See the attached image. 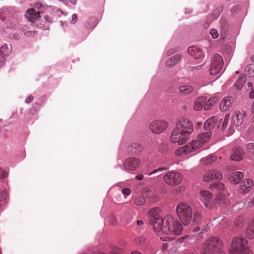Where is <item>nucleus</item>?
Instances as JSON below:
<instances>
[{"label": "nucleus", "instance_id": "obj_1", "mask_svg": "<svg viewBox=\"0 0 254 254\" xmlns=\"http://www.w3.org/2000/svg\"><path fill=\"white\" fill-rule=\"evenodd\" d=\"M163 223L161 224V229L163 233L172 234L173 235H179L183 230V226L178 220H175L170 215L166 216L163 219Z\"/></svg>", "mask_w": 254, "mask_h": 254}, {"label": "nucleus", "instance_id": "obj_2", "mask_svg": "<svg viewBox=\"0 0 254 254\" xmlns=\"http://www.w3.org/2000/svg\"><path fill=\"white\" fill-rule=\"evenodd\" d=\"M221 241L216 237H210L204 242L202 254H225L221 251Z\"/></svg>", "mask_w": 254, "mask_h": 254}, {"label": "nucleus", "instance_id": "obj_3", "mask_svg": "<svg viewBox=\"0 0 254 254\" xmlns=\"http://www.w3.org/2000/svg\"><path fill=\"white\" fill-rule=\"evenodd\" d=\"M178 216L184 225H188L192 219V209L190 205L181 202L176 207Z\"/></svg>", "mask_w": 254, "mask_h": 254}, {"label": "nucleus", "instance_id": "obj_4", "mask_svg": "<svg viewBox=\"0 0 254 254\" xmlns=\"http://www.w3.org/2000/svg\"><path fill=\"white\" fill-rule=\"evenodd\" d=\"M247 239L242 238H235L232 242V247L235 254H252L247 245Z\"/></svg>", "mask_w": 254, "mask_h": 254}, {"label": "nucleus", "instance_id": "obj_5", "mask_svg": "<svg viewBox=\"0 0 254 254\" xmlns=\"http://www.w3.org/2000/svg\"><path fill=\"white\" fill-rule=\"evenodd\" d=\"M160 211V210L159 208L154 207L151 209L148 212L149 223L153 225L154 230L157 232H160L162 228L161 224L163 223V219L159 216Z\"/></svg>", "mask_w": 254, "mask_h": 254}, {"label": "nucleus", "instance_id": "obj_6", "mask_svg": "<svg viewBox=\"0 0 254 254\" xmlns=\"http://www.w3.org/2000/svg\"><path fill=\"white\" fill-rule=\"evenodd\" d=\"M182 175L175 171H170L164 176V180L170 186H174L179 185L182 181Z\"/></svg>", "mask_w": 254, "mask_h": 254}, {"label": "nucleus", "instance_id": "obj_7", "mask_svg": "<svg viewBox=\"0 0 254 254\" xmlns=\"http://www.w3.org/2000/svg\"><path fill=\"white\" fill-rule=\"evenodd\" d=\"M176 127L189 136L193 130L192 123L188 119L182 118L178 120Z\"/></svg>", "mask_w": 254, "mask_h": 254}, {"label": "nucleus", "instance_id": "obj_8", "mask_svg": "<svg viewBox=\"0 0 254 254\" xmlns=\"http://www.w3.org/2000/svg\"><path fill=\"white\" fill-rule=\"evenodd\" d=\"M211 134L212 133L210 131L200 133L198 136L197 139L190 142V143L194 148V151H197L201 148L203 144L209 140Z\"/></svg>", "mask_w": 254, "mask_h": 254}, {"label": "nucleus", "instance_id": "obj_9", "mask_svg": "<svg viewBox=\"0 0 254 254\" xmlns=\"http://www.w3.org/2000/svg\"><path fill=\"white\" fill-rule=\"evenodd\" d=\"M223 61L222 58L219 54H215L211 63L210 68V74L215 75L219 73L222 68Z\"/></svg>", "mask_w": 254, "mask_h": 254}, {"label": "nucleus", "instance_id": "obj_10", "mask_svg": "<svg viewBox=\"0 0 254 254\" xmlns=\"http://www.w3.org/2000/svg\"><path fill=\"white\" fill-rule=\"evenodd\" d=\"M188 137L187 135L175 127L172 131L170 140L174 143H177L178 144H182L186 143L188 140Z\"/></svg>", "mask_w": 254, "mask_h": 254}, {"label": "nucleus", "instance_id": "obj_11", "mask_svg": "<svg viewBox=\"0 0 254 254\" xmlns=\"http://www.w3.org/2000/svg\"><path fill=\"white\" fill-rule=\"evenodd\" d=\"M246 115V113L243 112L242 113L240 111H236L232 117L233 125H230L228 129V135L232 134L235 131L234 126H239L241 125L244 120V117Z\"/></svg>", "mask_w": 254, "mask_h": 254}, {"label": "nucleus", "instance_id": "obj_12", "mask_svg": "<svg viewBox=\"0 0 254 254\" xmlns=\"http://www.w3.org/2000/svg\"><path fill=\"white\" fill-rule=\"evenodd\" d=\"M168 127V123L163 120H155L149 124V129L154 133L159 134Z\"/></svg>", "mask_w": 254, "mask_h": 254}, {"label": "nucleus", "instance_id": "obj_13", "mask_svg": "<svg viewBox=\"0 0 254 254\" xmlns=\"http://www.w3.org/2000/svg\"><path fill=\"white\" fill-rule=\"evenodd\" d=\"M141 161L139 158L129 157L127 158L124 162V167L127 171H134L139 168Z\"/></svg>", "mask_w": 254, "mask_h": 254}, {"label": "nucleus", "instance_id": "obj_14", "mask_svg": "<svg viewBox=\"0 0 254 254\" xmlns=\"http://www.w3.org/2000/svg\"><path fill=\"white\" fill-rule=\"evenodd\" d=\"M222 174L218 171H209L203 177L204 182H209L213 179L220 180L222 178Z\"/></svg>", "mask_w": 254, "mask_h": 254}, {"label": "nucleus", "instance_id": "obj_15", "mask_svg": "<svg viewBox=\"0 0 254 254\" xmlns=\"http://www.w3.org/2000/svg\"><path fill=\"white\" fill-rule=\"evenodd\" d=\"M193 151H195L194 148H193L191 143L190 142L186 145L180 147L176 149L175 154L177 156H182L184 154H188Z\"/></svg>", "mask_w": 254, "mask_h": 254}, {"label": "nucleus", "instance_id": "obj_16", "mask_svg": "<svg viewBox=\"0 0 254 254\" xmlns=\"http://www.w3.org/2000/svg\"><path fill=\"white\" fill-rule=\"evenodd\" d=\"M253 186V183L250 179H246L242 182L240 185V192L241 193H248Z\"/></svg>", "mask_w": 254, "mask_h": 254}, {"label": "nucleus", "instance_id": "obj_17", "mask_svg": "<svg viewBox=\"0 0 254 254\" xmlns=\"http://www.w3.org/2000/svg\"><path fill=\"white\" fill-rule=\"evenodd\" d=\"M243 150L240 147H235L233 150V153L231 156V159L235 161H239L243 159Z\"/></svg>", "mask_w": 254, "mask_h": 254}, {"label": "nucleus", "instance_id": "obj_18", "mask_svg": "<svg viewBox=\"0 0 254 254\" xmlns=\"http://www.w3.org/2000/svg\"><path fill=\"white\" fill-rule=\"evenodd\" d=\"M233 98L231 97H226L224 98L223 101L220 105V109L222 111H227L232 106L233 103Z\"/></svg>", "mask_w": 254, "mask_h": 254}, {"label": "nucleus", "instance_id": "obj_19", "mask_svg": "<svg viewBox=\"0 0 254 254\" xmlns=\"http://www.w3.org/2000/svg\"><path fill=\"white\" fill-rule=\"evenodd\" d=\"M207 98L205 97H198L193 104V109L195 111L201 110L206 103Z\"/></svg>", "mask_w": 254, "mask_h": 254}, {"label": "nucleus", "instance_id": "obj_20", "mask_svg": "<svg viewBox=\"0 0 254 254\" xmlns=\"http://www.w3.org/2000/svg\"><path fill=\"white\" fill-rule=\"evenodd\" d=\"M188 53L196 59H200L202 56V52L200 49L195 46L189 47L188 49Z\"/></svg>", "mask_w": 254, "mask_h": 254}, {"label": "nucleus", "instance_id": "obj_21", "mask_svg": "<svg viewBox=\"0 0 254 254\" xmlns=\"http://www.w3.org/2000/svg\"><path fill=\"white\" fill-rule=\"evenodd\" d=\"M128 152L133 154L137 152H139L142 150V146L138 143H132L129 144L127 147Z\"/></svg>", "mask_w": 254, "mask_h": 254}, {"label": "nucleus", "instance_id": "obj_22", "mask_svg": "<svg viewBox=\"0 0 254 254\" xmlns=\"http://www.w3.org/2000/svg\"><path fill=\"white\" fill-rule=\"evenodd\" d=\"M217 121V118L213 117L207 119L205 122L204 128L205 130H211L215 126Z\"/></svg>", "mask_w": 254, "mask_h": 254}, {"label": "nucleus", "instance_id": "obj_23", "mask_svg": "<svg viewBox=\"0 0 254 254\" xmlns=\"http://www.w3.org/2000/svg\"><path fill=\"white\" fill-rule=\"evenodd\" d=\"M181 56L179 54H176L166 62V65L167 67H172L176 64L181 60Z\"/></svg>", "mask_w": 254, "mask_h": 254}, {"label": "nucleus", "instance_id": "obj_24", "mask_svg": "<svg viewBox=\"0 0 254 254\" xmlns=\"http://www.w3.org/2000/svg\"><path fill=\"white\" fill-rule=\"evenodd\" d=\"M243 176V174L241 172H233L232 174L231 175L230 180L231 183L234 184H237L241 181Z\"/></svg>", "mask_w": 254, "mask_h": 254}, {"label": "nucleus", "instance_id": "obj_25", "mask_svg": "<svg viewBox=\"0 0 254 254\" xmlns=\"http://www.w3.org/2000/svg\"><path fill=\"white\" fill-rule=\"evenodd\" d=\"M26 16L29 19V20L32 21L33 19H37L40 17V12H36L33 8H30L27 10Z\"/></svg>", "mask_w": 254, "mask_h": 254}, {"label": "nucleus", "instance_id": "obj_26", "mask_svg": "<svg viewBox=\"0 0 254 254\" xmlns=\"http://www.w3.org/2000/svg\"><path fill=\"white\" fill-rule=\"evenodd\" d=\"M98 23V19L95 17L89 18L85 23V27L88 29H93Z\"/></svg>", "mask_w": 254, "mask_h": 254}, {"label": "nucleus", "instance_id": "obj_27", "mask_svg": "<svg viewBox=\"0 0 254 254\" xmlns=\"http://www.w3.org/2000/svg\"><path fill=\"white\" fill-rule=\"evenodd\" d=\"M193 90V88L190 85H182L179 87L180 93L183 95L189 94L191 93Z\"/></svg>", "mask_w": 254, "mask_h": 254}, {"label": "nucleus", "instance_id": "obj_28", "mask_svg": "<svg viewBox=\"0 0 254 254\" xmlns=\"http://www.w3.org/2000/svg\"><path fill=\"white\" fill-rule=\"evenodd\" d=\"M246 236L250 239L254 238V220L250 224L246 230Z\"/></svg>", "mask_w": 254, "mask_h": 254}, {"label": "nucleus", "instance_id": "obj_29", "mask_svg": "<svg viewBox=\"0 0 254 254\" xmlns=\"http://www.w3.org/2000/svg\"><path fill=\"white\" fill-rule=\"evenodd\" d=\"M11 51V47L8 46L7 44H4L1 47L0 53L6 56H8L10 54Z\"/></svg>", "mask_w": 254, "mask_h": 254}, {"label": "nucleus", "instance_id": "obj_30", "mask_svg": "<svg viewBox=\"0 0 254 254\" xmlns=\"http://www.w3.org/2000/svg\"><path fill=\"white\" fill-rule=\"evenodd\" d=\"M246 81V77L244 76H240L235 84V87L238 89H241Z\"/></svg>", "mask_w": 254, "mask_h": 254}, {"label": "nucleus", "instance_id": "obj_31", "mask_svg": "<svg viewBox=\"0 0 254 254\" xmlns=\"http://www.w3.org/2000/svg\"><path fill=\"white\" fill-rule=\"evenodd\" d=\"M246 74L250 77L254 76V64H250L247 66L245 69Z\"/></svg>", "mask_w": 254, "mask_h": 254}, {"label": "nucleus", "instance_id": "obj_32", "mask_svg": "<svg viewBox=\"0 0 254 254\" xmlns=\"http://www.w3.org/2000/svg\"><path fill=\"white\" fill-rule=\"evenodd\" d=\"M229 118H230V115L228 114H227L225 115L224 120H222L219 121V124H222V126H221V129L222 130H224L226 129L227 126L228 125V122H229Z\"/></svg>", "mask_w": 254, "mask_h": 254}, {"label": "nucleus", "instance_id": "obj_33", "mask_svg": "<svg viewBox=\"0 0 254 254\" xmlns=\"http://www.w3.org/2000/svg\"><path fill=\"white\" fill-rule=\"evenodd\" d=\"M217 159V157L215 156H210L205 159L204 161V164L206 165H210L212 163L214 162Z\"/></svg>", "mask_w": 254, "mask_h": 254}, {"label": "nucleus", "instance_id": "obj_34", "mask_svg": "<svg viewBox=\"0 0 254 254\" xmlns=\"http://www.w3.org/2000/svg\"><path fill=\"white\" fill-rule=\"evenodd\" d=\"M204 205L206 208H210L213 203V200L212 198H202Z\"/></svg>", "mask_w": 254, "mask_h": 254}, {"label": "nucleus", "instance_id": "obj_35", "mask_svg": "<svg viewBox=\"0 0 254 254\" xmlns=\"http://www.w3.org/2000/svg\"><path fill=\"white\" fill-rule=\"evenodd\" d=\"M134 203L137 205H142L145 203V199L141 197H137L134 198Z\"/></svg>", "mask_w": 254, "mask_h": 254}, {"label": "nucleus", "instance_id": "obj_36", "mask_svg": "<svg viewBox=\"0 0 254 254\" xmlns=\"http://www.w3.org/2000/svg\"><path fill=\"white\" fill-rule=\"evenodd\" d=\"M200 194L203 198H212V194L208 190H203L200 191Z\"/></svg>", "mask_w": 254, "mask_h": 254}, {"label": "nucleus", "instance_id": "obj_37", "mask_svg": "<svg viewBox=\"0 0 254 254\" xmlns=\"http://www.w3.org/2000/svg\"><path fill=\"white\" fill-rule=\"evenodd\" d=\"M201 219V215L198 212H195L193 217V221L195 223H198L200 222Z\"/></svg>", "mask_w": 254, "mask_h": 254}, {"label": "nucleus", "instance_id": "obj_38", "mask_svg": "<svg viewBox=\"0 0 254 254\" xmlns=\"http://www.w3.org/2000/svg\"><path fill=\"white\" fill-rule=\"evenodd\" d=\"M213 188L217 190H223L225 188L224 184L222 183L218 182L216 184H214L212 186Z\"/></svg>", "mask_w": 254, "mask_h": 254}, {"label": "nucleus", "instance_id": "obj_39", "mask_svg": "<svg viewBox=\"0 0 254 254\" xmlns=\"http://www.w3.org/2000/svg\"><path fill=\"white\" fill-rule=\"evenodd\" d=\"M246 148L247 150L254 156V143H250L248 144L246 146Z\"/></svg>", "mask_w": 254, "mask_h": 254}, {"label": "nucleus", "instance_id": "obj_40", "mask_svg": "<svg viewBox=\"0 0 254 254\" xmlns=\"http://www.w3.org/2000/svg\"><path fill=\"white\" fill-rule=\"evenodd\" d=\"M218 98L215 96L211 97L207 101L210 106H213L218 101Z\"/></svg>", "mask_w": 254, "mask_h": 254}, {"label": "nucleus", "instance_id": "obj_41", "mask_svg": "<svg viewBox=\"0 0 254 254\" xmlns=\"http://www.w3.org/2000/svg\"><path fill=\"white\" fill-rule=\"evenodd\" d=\"M210 34L214 39L217 38L218 37L219 34L217 31L215 29H212L210 31Z\"/></svg>", "mask_w": 254, "mask_h": 254}, {"label": "nucleus", "instance_id": "obj_42", "mask_svg": "<svg viewBox=\"0 0 254 254\" xmlns=\"http://www.w3.org/2000/svg\"><path fill=\"white\" fill-rule=\"evenodd\" d=\"M8 176L7 172L0 168V179L6 178Z\"/></svg>", "mask_w": 254, "mask_h": 254}, {"label": "nucleus", "instance_id": "obj_43", "mask_svg": "<svg viewBox=\"0 0 254 254\" xmlns=\"http://www.w3.org/2000/svg\"><path fill=\"white\" fill-rule=\"evenodd\" d=\"M166 170V168H158V169L157 170H154L152 172H151L149 174V176H151L152 175V174H154L156 173H157V172H161L163 170Z\"/></svg>", "mask_w": 254, "mask_h": 254}, {"label": "nucleus", "instance_id": "obj_44", "mask_svg": "<svg viewBox=\"0 0 254 254\" xmlns=\"http://www.w3.org/2000/svg\"><path fill=\"white\" fill-rule=\"evenodd\" d=\"M5 59L2 56L0 55V68L2 67L5 64Z\"/></svg>", "mask_w": 254, "mask_h": 254}, {"label": "nucleus", "instance_id": "obj_45", "mask_svg": "<svg viewBox=\"0 0 254 254\" xmlns=\"http://www.w3.org/2000/svg\"><path fill=\"white\" fill-rule=\"evenodd\" d=\"M146 241V239L143 238H139L136 240V244L140 245L143 243H144Z\"/></svg>", "mask_w": 254, "mask_h": 254}, {"label": "nucleus", "instance_id": "obj_46", "mask_svg": "<svg viewBox=\"0 0 254 254\" xmlns=\"http://www.w3.org/2000/svg\"><path fill=\"white\" fill-rule=\"evenodd\" d=\"M122 192L126 195H128L130 193V190L128 188H124L122 190Z\"/></svg>", "mask_w": 254, "mask_h": 254}, {"label": "nucleus", "instance_id": "obj_47", "mask_svg": "<svg viewBox=\"0 0 254 254\" xmlns=\"http://www.w3.org/2000/svg\"><path fill=\"white\" fill-rule=\"evenodd\" d=\"M34 97L32 95L29 96L25 100V102L27 103H30L33 100Z\"/></svg>", "mask_w": 254, "mask_h": 254}, {"label": "nucleus", "instance_id": "obj_48", "mask_svg": "<svg viewBox=\"0 0 254 254\" xmlns=\"http://www.w3.org/2000/svg\"><path fill=\"white\" fill-rule=\"evenodd\" d=\"M247 206L249 207H252L254 206V197L252 200L249 201L247 203Z\"/></svg>", "mask_w": 254, "mask_h": 254}, {"label": "nucleus", "instance_id": "obj_49", "mask_svg": "<svg viewBox=\"0 0 254 254\" xmlns=\"http://www.w3.org/2000/svg\"><path fill=\"white\" fill-rule=\"evenodd\" d=\"M77 19V16L75 14H73L72 16V20L71 21V23L72 24H74L76 22Z\"/></svg>", "mask_w": 254, "mask_h": 254}, {"label": "nucleus", "instance_id": "obj_50", "mask_svg": "<svg viewBox=\"0 0 254 254\" xmlns=\"http://www.w3.org/2000/svg\"><path fill=\"white\" fill-rule=\"evenodd\" d=\"M24 34L27 36H33L34 35L35 33L33 31H28L24 33Z\"/></svg>", "mask_w": 254, "mask_h": 254}, {"label": "nucleus", "instance_id": "obj_51", "mask_svg": "<svg viewBox=\"0 0 254 254\" xmlns=\"http://www.w3.org/2000/svg\"><path fill=\"white\" fill-rule=\"evenodd\" d=\"M249 96L251 99H254V88L250 92Z\"/></svg>", "mask_w": 254, "mask_h": 254}, {"label": "nucleus", "instance_id": "obj_52", "mask_svg": "<svg viewBox=\"0 0 254 254\" xmlns=\"http://www.w3.org/2000/svg\"><path fill=\"white\" fill-rule=\"evenodd\" d=\"M44 19L48 22H52V20L48 15H45Z\"/></svg>", "mask_w": 254, "mask_h": 254}, {"label": "nucleus", "instance_id": "obj_53", "mask_svg": "<svg viewBox=\"0 0 254 254\" xmlns=\"http://www.w3.org/2000/svg\"><path fill=\"white\" fill-rule=\"evenodd\" d=\"M211 106H210V105H209L208 103L207 102L206 104L203 106L204 109L205 110H209Z\"/></svg>", "mask_w": 254, "mask_h": 254}, {"label": "nucleus", "instance_id": "obj_54", "mask_svg": "<svg viewBox=\"0 0 254 254\" xmlns=\"http://www.w3.org/2000/svg\"><path fill=\"white\" fill-rule=\"evenodd\" d=\"M135 178L138 180H142L143 179V176L142 175L136 176Z\"/></svg>", "mask_w": 254, "mask_h": 254}, {"label": "nucleus", "instance_id": "obj_55", "mask_svg": "<svg viewBox=\"0 0 254 254\" xmlns=\"http://www.w3.org/2000/svg\"><path fill=\"white\" fill-rule=\"evenodd\" d=\"M136 223H137V225L138 226L142 225L143 224V222L142 220H138L137 221Z\"/></svg>", "mask_w": 254, "mask_h": 254}, {"label": "nucleus", "instance_id": "obj_56", "mask_svg": "<svg viewBox=\"0 0 254 254\" xmlns=\"http://www.w3.org/2000/svg\"><path fill=\"white\" fill-rule=\"evenodd\" d=\"M251 113L252 114H254V101L253 102L252 107H251Z\"/></svg>", "mask_w": 254, "mask_h": 254}, {"label": "nucleus", "instance_id": "obj_57", "mask_svg": "<svg viewBox=\"0 0 254 254\" xmlns=\"http://www.w3.org/2000/svg\"><path fill=\"white\" fill-rule=\"evenodd\" d=\"M239 6H236L235 7H234V8H233L231 9V11L232 12H234L235 10H236L237 9H239Z\"/></svg>", "mask_w": 254, "mask_h": 254}, {"label": "nucleus", "instance_id": "obj_58", "mask_svg": "<svg viewBox=\"0 0 254 254\" xmlns=\"http://www.w3.org/2000/svg\"><path fill=\"white\" fill-rule=\"evenodd\" d=\"M131 254H142L140 252H138V251H133Z\"/></svg>", "mask_w": 254, "mask_h": 254}, {"label": "nucleus", "instance_id": "obj_59", "mask_svg": "<svg viewBox=\"0 0 254 254\" xmlns=\"http://www.w3.org/2000/svg\"><path fill=\"white\" fill-rule=\"evenodd\" d=\"M223 194H220L218 196V198L220 200H222V198H223Z\"/></svg>", "mask_w": 254, "mask_h": 254}, {"label": "nucleus", "instance_id": "obj_60", "mask_svg": "<svg viewBox=\"0 0 254 254\" xmlns=\"http://www.w3.org/2000/svg\"><path fill=\"white\" fill-rule=\"evenodd\" d=\"M247 85L249 87H252L253 86V84L250 82H249L248 83H247Z\"/></svg>", "mask_w": 254, "mask_h": 254}, {"label": "nucleus", "instance_id": "obj_61", "mask_svg": "<svg viewBox=\"0 0 254 254\" xmlns=\"http://www.w3.org/2000/svg\"><path fill=\"white\" fill-rule=\"evenodd\" d=\"M70 2L73 4H75L76 2V0H70Z\"/></svg>", "mask_w": 254, "mask_h": 254}, {"label": "nucleus", "instance_id": "obj_62", "mask_svg": "<svg viewBox=\"0 0 254 254\" xmlns=\"http://www.w3.org/2000/svg\"><path fill=\"white\" fill-rule=\"evenodd\" d=\"M29 112L31 114H35V112L34 111H32V110H30Z\"/></svg>", "mask_w": 254, "mask_h": 254}, {"label": "nucleus", "instance_id": "obj_63", "mask_svg": "<svg viewBox=\"0 0 254 254\" xmlns=\"http://www.w3.org/2000/svg\"><path fill=\"white\" fill-rule=\"evenodd\" d=\"M251 60L253 63H254V55L251 57Z\"/></svg>", "mask_w": 254, "mask_h": 254}, {"label": "nucleus", "instance_id": "obj_64", "mask_svg": "<svg viewBox=\"0 0 254 254\" xmlns=\"http://www.w3.org/2000/svg\"><path fill=\"white\" fill-rule=\"evenodd\" d=\"M253 121L254 122V114H253Z\"/></svg>", "mask_w": 254, "mask_h": 254}]
</instances>
